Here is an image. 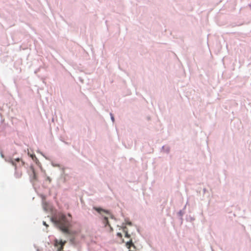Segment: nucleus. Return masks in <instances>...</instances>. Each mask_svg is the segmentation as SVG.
I'll return each instance as SVG.
<instances>
[{
	"label": "nucleus",
	"instance_id": "1",
	"mask_svg": "<svg viewBox=\"0 0 251 251\" xmlns=\"http://www.w3.org/2000/svg\"><path fill=\"white\" fill-rule=\"evenodd\" d=\"M52 220L63 232L66 234L70 233L68 229L69 222L64 214L61 213H58L52 218Z\"/></svg>",
	"mask_w": 251,
	"mask_h": 251
},
{
	"label": "nucleus",
	"instance_id": "2",
	"mask_svg": "<svg viewBox=\"0 0 251 251\" xmlns=\"http://www.w3.org/2000/svg\"><path fill=\"white\" fill-rule=\"evenodd\" d=\"M94 208L103 217V223L104 224L105 226L109 225L108 219L109 217L111 216L110 212L101 208L94 207Z\"/></svg>",
	"mask_w": 251,
	"mask_h": 251
},
{
	"label": "nucleus",
	"instance_id": "3",
	"mask_svg": "<svg viewBox=\"0 0 251 251\" xmlns=\"http://www.w3.org/2000/svg\"><path fill=\"white\" fill-rule=\"evenodd\" d=\"M66 241L63 242L62 240H55L54 241V246L57 248V251H63L64 245Z\"/></svg>",
	"mask_w": 251,
	"mask_h": 251
},
{
	"label": "nucleus",
	"instance_id": "4",
	"mask_svg": "<svg viewBox=\"0 0 251 251\" xmlns=\"http://www.w3.org/2000/svg\"><path fill=\"white\" fill-rule=\"evenodd\" d=\"M30 170L31 171V173L30 174V181L34 183L38 180L37 176L33 167H30Z\"/></svg>",
	"mask_w": 251,
	"mask_h": 251
},
{
	"label": "nucleus",
	"instance_id": "5",
	"mask_svg": "<svg viewBox=\"0 0 251 251\" xmlns=\"http://www.w3.org/2000/svg\"><path fill=\"white\" fill-rule=\"evenodd\" d=\"M126 246L128 249H130L131 247H133L135 248V246L131 239L126 243Z\"/></svg>",
	"mask_w": 251,
	"mask_h": 251
},
{
	"label": "nucleus",
	"instance_id": "6",
	"mask_svg": "<svg viewBox=\"0 0 251 251\" xmlns=\"http://www.w3.org/2000/svg\"><path fill=\"white\" fill-rule=\"evenodd\" d=\"M123 232L125 234V237L127 238L130 237V235L128 233L127 228L126 227H124Z\"/></svg>",
	"mask_w": 251,
	"mask_h": 251
},
{
	"label": "nucleus",
	"instance_id": "7",
	"mask_svg": "<svg viewBox=\"0 0 251 251\" xmlns=\"http://www.w3.org/2000/svg\"><path fill=\"white\" fill-rule=\"evenodd\" d=\"M15 176L16 177L19 178H20L22 176V173L21 171H16L15 173Z\"/></svg>",
	"mask_w": 251,
	"mask_h": 251
},
{
	"label": "nucleus",
	"instance_id": "8",
	"mask_svg": "<svg viewBox=\"0 0 251 251\" xmlns=\"http://www.w3.org/2000/svg\"><path fill=\"white\" fill-rule=\"evenodd\" d=\"M117 235L118 237H119L120 238H122V235L121 233H120V232L117 233Z\"/></svg>",
	"mask_w": 251,
	"mask_h": 251
},
{
	"label": "nucleus",
	"instance_id": "9",
	"mask_svg": "<svg viewBox=\"0 0 251 251\" xmlns=\"http://www.w3.org/2000/svg\"><path fill=\"white\" fill-rule=\"evenodd\" d=\"M47 180H48L49 182H51V179L50 177H47Z\"/></svg>",
	"mask_w": 251,
	"mask_h": 251
},
{
	"label": "nucleus",
	"instance_id": "10",
	"mask_svg": "<svg viewBox=\"0 0 251 251\" xmlns=\"http://www.w3.org/2000/svg\"><path fill=\"white\" fill-rule=\"evenodd\" d=\"M43 224L46 226H48V225L46 224V222H43Z\"/></svg>",
	"mask_w": 251,
	"mask_h": 251
},
{
	"label": "nucleus",
	"instance_id": "11",
	"mask_svg": "<svg viewBox=\"0 0 251 251\" xmlns=\"http://www.w3.org/2000/svg\"><path fill=\"white\" fill-rule=\"evenodd\" d=\"M111 119H112V121H113H113H114V117H113V116L112 115H111Z\"/></svg>",
	"mask_w": 251,
	"mask_h": 251
},
{
	"label": "nucleus",
	"instance_id": "12",
	"mask_svg": "<svg viewBox=\"0 0 251 251\" xmlns=\"http://www.w3.org/2000/svg\"><path fill=\"white\" fill-rule=\"evenodd\" d=\"M20 158H19L16 159V160L17 161H18V162H19V161H20Z\"/></svg>",
	"mask_w": 251,
	"mask_h": 251
},
{
	"label": "nucleus",
	"instance_id": "13",
	"mask_svg": "<svg viewBox=\"0 0 251 251\" xmlns=\"http://www.w3.org/2000/svg\"><path fill=\"white\" fill-rule=\"evenodd\" d=\"M11 163H12V164H13V165H14V161H13V160H12V161H11Z\"/></svg>",
	"mask_w": 251,
	"mask_h": 251
},
{
	"label": "nucleus",
	"instance_id": "14",
	"mask_svg": "<svg viewBox=\"0 0 251 251\" xmlns=\"http://www.w3.org/2000/svg\"><path fill=\"white\" fill-rule=\"evenodd\" d=\"M68 216H69V217H71V214H68Z\"/></svg>",
	"mask_w": 251,
	"mask_h": 251
}]
</instances>
